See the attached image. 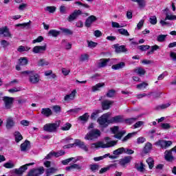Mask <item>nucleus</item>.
Instances as JSON below:
<instances>
[{
  "mask_svg": "<svg viewBox=\"0 0 176 176\" xmlns=\"http://www.w3.org/2000/svg\"><path fill=\"white\" fill-rule=\"evenodd\" d=\"M60 121H56L55 123H48L43 126V131L47 133H56L57 129L60 127Z\"/></svg>",
  "mask_w": 176,
  "mask_h": 176,
  "instance_id": "nucleus-1",
  "label": "nucleus"
},
{
  "mask_svg": "<svg viewBox=\"0 0 176 176\" xmlns=\"http://www.w3.org/2000/svg\"><path fill=\"white\" fill-rule=\"evenodd\" d=\"M118 144V141H110L107 142V144H104L102 142H98L96 143H93L91 144V148L94 149L96 148H111L112 146H115Z\"/></svg>",
  "mask_w": 176,
  "mask_h": 176,
  "instance_id": "nucleus-2",
  "label": "nucleus"
},
{
  "mask_svg": "<svg viewBox=\"0 0 176 176\" xmlns=\"http://www.w3.org/2000/svg\"><path fill=\"white\" fill-rule=\"evenodd\" d=\"M111 114L109 113H107L98 118V123L101 129H105V127H108V125L111 124L109 120H108Z\"/></svg>",
  "mask_w": 176,
  "mask_h": 176,
  "instance_id": "nucleus-3",
  "label": "nucleus"
},
{
  "mask_svg": "<svg viewBox=\"0 0 176 176\" xmlns=\"http://www.w3.org/2000/svg\"><path fill=\"white\" fill-rule=\"evenodd\" d=\"M22 74H27L29 75V81L33 85H36L39 82V75L34 71H24Z\"/></svg>",
  "mask_w": 176,
  "mask_h": 176,
  "instance_id": "nucleus-4",
  "label": "nucleus"
},
{
  "mask_svg": "<svg viewBox=\"0 0 176 176\" xmlns=\"http://www.w3.org/2000/svg\"><path fill=\"white\" fill-rule=\"evenodd\" d=\"M101 135V131L97 129H92L90 131L85 137V140H96L98 137Z\"/></svg>",
  "mask_w": 176,
  "mask_h": 176,
  "instance_id": "nucleus-5",
  "label": "nucleus"
},
{
  "mask_svg": "<svg viewBox=\"0 0 176 176\" xmlns=\"http://www.w3.org/2000/svg\"><path fill=\"white\" fill-rule=\"evenodd\" d=\"M34 164H35L34 162L26 164L19 168L14 169L13 171L16 175L21 176L23 173H25V170L28 169V166H34Z\"/></svg>",
  "mask_w": 176,
  "mask_h": 176,
  "instance_id": "nucleus-6",
  "label": "nucleus"
},
{
  "mask_svg": "<svg viewBox=\"0 0 176 176\" xmlns=\"http://www.w3.org/2000/svg\"><path fill=\"white\" fill-rule=\"evenodd\" d=\"M155 145L160 146L162 149H167L168 146H171V145H173V142L170 140L167 141L165 140H160L155 143Z\"/></svg>",
  "mask_w": 176,
  "mask_h": 176,
  "instance_id": "nucleus-7",
  "label": "nucleus"
},
{
  "mask_svg": "<svg viewBox=\"0 0 176 176\" xmlns=\"http://www.w3.org/2000/svg\"><path fill=\"white\" fill-rule=\"evenodd\" d=\"M3 101L4 102L6 109H10L12 108V105H13L14 98L9 96H4L3 97Z\"/></svg>",
  "mask_w": 176,
  "mask_h": 176,
  "instance_id": "nucleus-8",
  "label": "nucleus"
},
{
  "mask_svg": "<svg viewBox=\"0 0 176 176\" xmlns=\"http://www.w3.org/2000/svg\"><path fill=\"white\" fill-rule=\"evenodd\" d=\"M80 14H83L82 13V11L80 10H75L68 17L67 21L71 23L72 21H74V20H76Z\"/></svg>",
  "mask_w": 176,
  "mask_h": 176,
  "instance_id": "nucleus-9",
  "label": "nucleus"
},
{
  "mask_svg": "<svg viewBox=\"0 0 176 176\" xmlns=\"http://www.w3.org/2000/svg\"><path fill=\"white\" fill-rule=\"evenodd\" d=\"M46 44L43 46L36 45L33 47L32 52L34 53V54H43V53L46 52Z\"/></svg>",
  "mask_w": 176,
  "mask_h": 176,
  "instance_id": "nucleus-10",
  "label": "nucleus"
},
{
  "mask_svg": "<svg viewBox=\"0 0 176 176\" xmlns=\"http://www.w3.org/2000/svg\"><path fill=\"white\" fill-rule=\"evenodd\" d=\"M43 173H45V168H43V167H40L37 169L31 170L28 173V176H39L41 175V174H43Z\"/></svg>",
  "mask_w": 176,
  "mask_h": 176,
  "instance_id": "nucleus-11",
  "label": "nucleus"
},
{
  "mask_svg": "<svg viewBox=\"0 0 176 176\" xmlns=\"http://www.w3.org/2000/svg\"><path fill=\"white\" fill-rule=\"evenodd\" d=\"M16 125V121H14V118L12 117H9L6 120V127L7 130H11V129L14 128Z\"/></svg>",
  "mask_w": 176,
  "mask_h": 176,
  "instance_id": "nucleus-12",
  "label": "nucleus"
},
{
  "mask_svg": "<svg viewBox=\"0 0 176 176\" xmlns=\"http://www.w3.org/2000/svg\"><path fill=\"white\" fill-rule=\"evenodd\" d=\"M75 145L76 146L79 147L80 149H82V151H85V152H89V148L86 144H85V142L77 139L75 140Z\"/></svg>",
  "mask_w": 176,
  "mask_h": 176,
  "instance_id": "nucleus-13",
  "label": "nucleus"
},
{
  "mask_svg": "<svg viewBox=\"0 0 176 176\" xmlns=\"http://www.w3.org/2000/svg\"><path fill=\"white\" fill-rule=\"evenodd\" d=\"M164 159L166 162L173 163L175 160L174 156H173V151L171 150H166L164 153Z\"/></svg>",
  "mask_w": 176,
  "mask_h": 176,
  "instance_id": "nucleus-14",
  "label": "nucleus"
},
{
  "mask_svg": "<svg viewBox=\"0 0 176 176\" xmlns=\"http://www.w3.org/2000/svg\"><path fill=\"white\" fill-rule=\"evenodd\" d=\"M96 21H97V17L94 15H91L86 19L85 25L89 28L91 27V24Z\"/></svg>",
  "mask_w": 176,
  "mask_h": 176,
  "instance_id": "nucleus-15",
  "label": "nucleus"
},
{
  "mask_svg": "<svg viewBox=\"0 0 176 176\" xmlns=\"http://www.w3.org/2000/svg\"><path fill=\"white\" fill-rule=\"evenodd\" d=\"M0 35H3L6 38H12V34L6 26L0 28Z\"/></svg>",
  "mask_w": 176,
  "mask_h": 176,
  "instance_id": "nucleus-16",
  "label": "nucleus"
},
{
  "mask_svg": "<svg viewBox=\"0 0 176 176\" xmlns=\"http://www.w3.org/2000/svg\"><path fill=\"white\" fill-rule=\"evenodd\" d=\"M113 46L116 50V53H126V52H127V49L124 45H119V44H115Z\"/></svg>",
  "mask_w": 176,
  "mask_h": 176,
  "instance_id": "nucleus-17",
  "label": "nucleus"
},
{
  "mask_svg": "<svg viewBox=\"0 0 176 176\" xmlns=\"http://www.w3.org/2000/svg\"><path fill=\"white\" fill-rule=\"evenodd\" d=\"M123 116H116L109 119V123H123Z\"/></svg>",
  "mask_w": 176,
  "mask_h": 176,
  "instance_id": "nucleus-18",
  "label": "nucleus"
},
{
  "mask_svg": "<svg viewBox=\"0 0 176 176\" xmlns=\"http://www.w3.org/2000/svg\"><path fill=\"white\" fill-rule=\"evenodd\" d=\"M76 96V89H74L70 94H67L64 97L65 101H72L75 100Z\"/></svg>",
  "mask_w": 176,
  "mask_h": 176,
  "instance_id": "nucleus-19",
  "label": "nucleus"
},
{
  "mask_svg": "<svg viewBox=\"0 0 176 176\" xmlns=\"http://www.w3.org/2000/svg\"><path fill=\"white\" fill-rule=\"evenodd\" d=\"M41 115L45 116V118H49L53 115V111L50 108H43L41 109Z\"/></svg>",
  "mask_w": 176,
  "mask_h": 176,
  "instance_id": "nucleus-20",
  "label": "nucleus"
},
{
  "mask_svg": "<svg viewBox=\"0 0 176 176\" xmlns=\"http://www.w3.org/2000/svg\"><path fill=\"white\" fill-rule=\"evenodd\" d=\"M66 171H72V170H82V166L78 164H73L70 165L69 166H67L65 168Z\"/></svg>",
  "mask_w": 176,
  "mask_h": 176,
  "instance_id": "nucleus-21",
  "label": "nucleus"
},
{
  "mask_svg": "<svg viewBox=\"0 0 176 176\" xmlns=\"http://www.w3.org/2000/svg\"><path fill=\"white\" fill-rule=\"evenodd\" d=\"M30 141L25 140L24 143L21 144V152H27V151H30Z\"/></svg>",
  "mask_w": 176,
  "mask_h": 176,
  "instance_id": "nucleus-22",
  "label": "nucleus"
},
{
  "mask_svg": "<svg viewBox=\"0 0 176 176\" xmlns=\"http://www.w3.org/2000/svg\"><path fill=\"white\" fill-rule=\"evenodd\" d=\"M132 159L133 157L131 156H126L123 159L120 160V166H126V164L131 162Z\"/></svg>",
  "mask_w": 176,
  "mask_h": 176,
  "instance_id": "nucleus-23",
  "label": "nucleus"
},
{
  "mask_svg": "<svg viewBox=\"0 0 176 176\" xmlns=\"http://www.w3.org/2000/svg\"><path fill=\"white\" fill-rule=\"evenodd\" d=\"M113 104V101L111 100H104L102 102V108L104 111L107 109H109L111 108V105Z\"/></svg>",
  "mask_w": 176,
  "mask_h": 176,
  "instance_id": "nucleus-24",
  "label": "nucleus"
},
{
  "mask_svg": "<svg viewBox=\"0 0 176 176\" xmlns=\"http://www.w3.org/2000/svg\"><path fill=\"white\" fill-rule=\"evenodd\" d=\"M133 72L135 74H137V75H139V76H143V75H145L146 73V71L141 67H138L135 69H133Z\"/></svg>",
  "mask_w": 176,
  "mask_h": 176,
  "instance_id": "nucleus-25",
  "label": "nucleus"
},
{
  "mask_svg": "<svg viewBox=\"0 0 176 176\" xmlns=\"http://www.w3.org/2000/svg\"><path fill=\"white\" fill-rule=\"evenodd\" d=\"M135 168L138 170L140 173H144L145 170V164L144 163L140 162V164H135Z\"/></svg>",
  "mask_w": 176,
  "mask_h": 176,
  "instance_id": "nucleus-26",
  "label": "nucleus"
},
{
  "mask_svg": "<svg viewBox=\"0 0 176 176\" xmlns=\"http://www.w3.org/2000/svg\"><path fill=\"white\" fill-rule=\"evenodd\" d=\"M109 61H111L110 58L100 59L98 63L99 68H104V67H107Z\"/></svg>",
  "mask_w": 176,
  "mask_h": 176,
  "instance_id": "nucleus-27",
  "label": "nucleus"
},
{
  "mask_svg": "<svg viewBox=\"0 0 176 176\" xmlns=\"http://www.w3.org/2000/svg\"><path fill=\"white\" fill-rule=\"evenodd\" d=\"M171 103L162 104L160 105H157L155 107V111H162V109H167L169 107H170Z\"/></svg>",
  "mask_w": 176,
  "mask_h": 176,
  "instance_id": "nucleus-28",
  "label": "nucleus"
},
{
  "mask_svg": "<svg viewBox=\"0 0 176 176\" xmlns=\"http://www.w3.org/2000/svg\"><path fill=\"white\" fill-rule=\"evenodd\" d=\"M124 67H126V63H124V62H121L116 65H112L111 68L112 69H115L116 71L118 69H122V68H124Z\"/></svg>",
  "mask_w": 176,
  "mask_h": 176,
  "instance_id": "nucleus-29",
  "label": "nucleus"
},
{
  "mask_svg": "<svg viewBox=\"0 0 176 176\" xmlns=\"http://www.w3.org/2000/svg\"><path fill=\"white\" fill-rule=\"evenodd\" d=\"M131 1H132V2H137L140 9L144 8V7L146 6V2L145 1V0H131Z\"/></svg>",
  "mask_w": 176,
  "mask_h": 176,
  "instance_id": "nucleus-30",
  "label": "nucleus"
},
{
  "mask_svg": "<svg viewBox=\"0 0 176 176\" xmlns=\"http://www.w3.org/2000/svg\"><path fill=\"white\" fill-rule=\"evenodd\" d=\"M146 162L148 165V168H150V170H152L155 166V160H153V158L148 157Z\"/></svg>",
  "mask_w": 176,
  "mask_h": 176,
  "instance_id": "nucleus-31",
  "label": "nucleus"
},
{
  "mask_svg": "<svg viewBox=\"0 0 176 176\" xmlns=\"http://www.w3.org/2000/svg\"><path fill=\"white\" fill-rule=\"evenodd\" d=\"M14 135L16 142H20V141L23 140V135H21V133L19 131H16L14 133Z\"/></svg>",
  "mask_w": 176,
  "mask_h": 176,
  "instance_id": "nucleus-32",
  "label": "nucleus"
},
{
  "mask_svg": "<svg viewBox=\"0 0 176 176\" xmlns=\"http://www.w3.org/2000/svg\"><path fill=\"white\" fill-rule=\"evenodd\" d=\"M48 34L51 35V36H54V38H57V36L61 34V32L56 30H51L49 31Z\"/></svg>",
  "mask_w": 176,
  "mask_h": 176,
  "instance_id": "nucleus-33",
  "label": "nucleus"
},
{
  "mask_svg": "<svg viewBox=\"0 0 176 176\" xmlns=\"http://www.w3.org/2000/svg\"><path fill=\"white\" fill-rule=\"evenodd\" d=\"M105 86V83L102 82V83H98L95 86L92 87V91H98L100 90V88L104 87Z\"/></svg>",
  "mask_w": 176,
  "mask_h": 176,
  "instance_id": "nucleus-34",
  "label": "nucleus"
},
{
  "mask_svg": "<svg viewBox=\"0 0 176 176\" xmlns=\"http://www.w3.org/2000/svg\"><path fill=\"white\" fill-rule=\"evenodd\" d=\"M60 30L65 35H74V31L68 28H60Z\"/></svg>",
  "mask_w": 176,
  "mask_h": 176,
  "instance_id": "nucleus-35",
  "label": "nucleus"
},
{
  "mask_svg": "<svg viewBox=\"0 0 176 176\" xmlns=\"http://www.w3.org/2000/svg\"><path fill=\"white\" fill-rule=\"evenodd\" d=\"M89 118H90L89 113H85L84 115H82L78 118V120H80L81 122H87V120H89Z\"/></svg>",
  "mask_w": 176,
  "mask_h": 176,
  "instance_id": "nucleus-36",
  "label": "nucleus"
},
{
  "mask_svg": "<svg viewBox=\"0 0 176 176\" xmlns=\"http://www.w3.org/2000/svg\"><path fill=\"white\" fill-rule=\"evenodd\" d=\"M152 149V144L151 143H147L144 149H143V153L146 154V153H149V152H151V150Z\"/></svg>",
  "mask_w": 176,
  "mask_h": 176,
  "instance_id": "nucleus-37",
  "label": "nucleus"
},
{
  "mask_svg": "<svg viewBox=\"0 0 176 176\" xmlns=\"http://www.w3.org/2000/svg\"><path fill=\"white\" fill-rule=\"evenodd\" d=\"M19 65H27L28 64V59L27 57H21L19 60Z\"/></svg>",
  "mask_w": 176,
  "mask_h": 176,
  "instance_id": "nucleus-38",
  "label": "nucleus"
},
{
  "mask_svg": "<svg viewBox=\"0 0 176 176\" xmlns=\"http://www.w3.org/2000/svg\"><path fill=\"white\" fill-rule=\"evenodd\" d=\"M124 147L119 148L113 152V155H114V156H119V155H122V153H124Z\"/></svg>",
  "mask_w": 176,
  "mask_h": 176,
  "instance_id": "nucleus-39",
  "label": "nucleus"
},
{
  "mask_svg": "<svg viewBox=\"0 0 176 176\" xmlns=\"http://www.w3.org/2000/svg\"><path fill=\"white\" fill-rule=\"evenodd\" d=\"M3 166L5 167V168H13L14 167V163H13V161L10 160L8 162L3 164Z\"/></svg>",
  "mask_w": 176,
  "mask_h": 176,
  "instance_id": "nucleus-40",
  "label": "nucleus"
},
{
  "mask_svg": "<svg viewBox=\"0 0 176 176\" xmlns=\"http://www.w3.org/2000/svg\"><path fill=\"white\" fill-rule=\"evenodd\" d=\"M118 32L121 35H124V36H130V33H129V31H127V30L126 29H124V28L118 29Z\"/></svg>",
  "mask_w": 176,
  "mask_h": 176,
  "instance_id": "nucleus-41",
  "label": "nucleus"
},
{
  "mask_svg": "<svg viewBox=\"0 0 176 176\" xmlns=\"http://www.w3.org/2000/svg\"><path fill=\"white\" fill-rule=\"evenodd\" d=\"M126 134V131H121L117 133H116L113 137L114 138H117L118 140H122V138Z\"/></svg>",
  "mask_w": 176,
  "mask_h": 176,
  "instance_id": "nucleus-42",
  "label": "nucleus"
},
{
  "mask_svg": "<svg viewBox=\"0 0 176 176\" xmlns=\"http://www.w3.org/2000/svg\"><path fill=\"white\" fill-rule=\"evenodd\" d=\"M57 170L58 169L56 168H50L45 171L46 176H50L52 174H54Z\"/></svg>",
  "mask_w": 176,
  "mask_h": 176,
  "instance_id": "nucleus-43",
  "label": "nucleus"
},
{
  "mask_svg": "<svg viewBox=\"0 0 176 176\" xmlns=\"http://www.w3.org/2000/svg\"><path fill=\"white\" fill-rule=\"evenodd\" d=\"M137 134V132L130 133L122 139V142H126L128 140H130L132 137H134Z\"/></svg>",
  "mask_w": 176,
  "mask_h": 176,
  "instance_id": "nucleus-44",
  "label": "nucleus"
},
{
  "mask_svg": "<svg viewBox=\"0 0 176 176\" xmlns=\"http://www.w3.org/2000/svg\"><path fill=\"white\" fill-rule=\"evenodd\" d=\"M137 134V132L130 133L122 139V142H126L128 140H130L132 137H134Z\"/></svg>",
  "mask_w": 176,
  "mask_h": 176,
  "instance_id": "nucleus-45",
  "label": "nucleus"
},
{
  "mask_svg": "<svg viewBox=\"0 0 176 176\" xmlns=\"http://www.w3.org/2000/svg\"><path fill=\"white\" fill-rule=\"evenodd\" d=\"M137 134V132L130 133L122 139V142H126L128 140H130L132 137H134Z\"/></svg>",
  "mask_w": 176,
  "mask_h": 176,
  "instance_id": "nucleus-46",
  "label": "nucleus"
},
{
  "mask_svg": "<svg viewBox=\"0 0 176 176\" xmlns=\"http://www.w3.org/2000/svg\"><path fill=\"white\" fill-rule=\"evenodd\" d=\"M149 23H151L152 25H156V24H157V18L156 16H150Z\"/></svg>",
  "mask_w": 176,
  "mask_h": 176,
  "instance_id": "nucleus-47",
  "label": "nucleus"
},
{
  "mask_svg": "<svg viewBox=\"0 0 176 176\" xmlns=\"http://www.w3.org/2000/svg\"><path fill=\"white\" fill-rule=\"evenodd\" d=\"M89 54H81V56H80V61H81L82 63H83L84 61H89Z\"/></svg>",
  "mask_w": 176,
  "mask_h": 176,
  "instance_id": "nucleus-48",
  "label": "nucleus"
},
{
  "mask_svg": "<svg viewBox=\"0 0 176 176\" xmlns=\"http://www.w3.org/2000/svg\"><path fill=\"white\" fill-rule=\"evenodd\" d=\"M167 38V34H160L157 37V42H164Z\"/></svg>",
  "mask_w": 176,
  "mask_h": 176,
  "instance_id": "nucleus-49",
  "label": "nucleus"
},
{
  "mask_svg": "<svg viewBox=\"0 0 176 176\" xmlns=\"http://www.w3.org/2000/svg\"><path fill=\"white\" fill-rule=\"evenodd\" d=\"M148 83L146 82H143L138 85H136L137 89H138L139 90H142L146 88V86H148Z\"/></svg>",
  "mask_w": 176,
  "mask_h": 176,
  "instance_id": "nucleus-50",
  "label": "nucleus"
},
{
  "mask_svg": "<svg viewBox=\"0 0 176 176\" xmlns=\"http://www.w3.org/2000/svg\"><path fill=\"white\" fill-rule=\"evenodd\" d=\"M31 49V47H24L23 45H21L18 47L17 50L18 52H19V53H21L23 52H28V50H30Z\"/></svg>",
  "mask_w": 176,
  "mask_h": 176,
  "instance_id": "nucleus-51",
  "label": "nucleus"
},
{
  "mask_svg": "<svg viewBox=\"0 0 176 176\" xmlns=\"http://www.w3.org/2000/svg\"><path fill=\"white\" fill-rule=\"evenodd\" d=\"M56 8L55 6H47L45 9V12H49V13H54L56 12Z\"/></svg>",
  "mask_w": 176,
  "mask_h": 176,
  "instance_id": "nucleus-52",
  "label": "nucleus"
},
{
  "mask_svg": "<svg viewBox=\"0 0 176 176\" xmlns=\"http://www.w3.org/2000/svg\"><path fill=\"white\" fill-rule=\"evenodd\" d=\"M31 24V21H30L28 23H19L16 24L15 25V27H23V28H25V27H27L28 28H29L30 25Z\"/></svg>",
  "mask_w": 176,
  "mask_h": 176,
  "instance_id": "nucleus-53",
  "label": "nucleus"
},
{
  "mask_svg": "<svg viewBox=\"0 0 176 176\" xmlns=\"http://www.w3.org/2000/svg\"><path fill=\"white\" fill-rule=\"evenodd\" d=\"M113 166H116V164H111L110 166H107V167H105V168H102L100 170V174H104V173H107V171H109V170L111 168V167H112Z\"/></svg>",
  "mask_w": 176,
  "mask_h": 176,
  "instance_id": "nucleus-54",
  "label": "nucleus"
},
{
  "mask_svg": "<svg viewBox=\"0 0 176 176\" xmlns=\"http://www.w3.org/2000/svg\"><path fill=\"white\" fill-rule=\"evenodd\" d=\"M116 93V91L115 89H110L107 93L106 96L107 97H109V98H112L115 96V94Z\"/></svg>",
  "mask_w": 176,
  "mask_h": 176,
  "instance_id": "nucleus-55",
  "label": "nucleus"
},
{
  "mask_svg": "<svg viewBox=\"0 0 176 176\" xmlns=\"http://www.w3.org/2000/svg\"><path fill=\"white\" fill-rule=\"evenodd\" d=\"M89 167H90L91 171L96 172V171H97V170H98L100 168V165H98L97 164H91L89 166Z\"/></svg>",
  "mask_w": 176,
  "mask_h": 176,
  "instance_id": "nucleus-56",
  "label": "nucleus"
},
{
  "mask_svg": "<svg viewBox=\"0 0 176 176\" xmlns=\"http://www.w3.org/2000/svg\"><path fill=\"white\" fill-rule=\"evenodd\" d=\"M138 49L141 50V52H145L146 50H149V49H151V46H149V45H139L138 47Z\"/></svg>",
  "mask_w": 176,
  "mask_h": 176,
  "instance_id": "nucleus-57",
  "label": "nucleus"
},
{
  "mask_svg": "<svg viewBox=\"0 0 176 176\" xmlns=\"http://www.w3.org/2000/svg\"><path fill=\"white\" fill-rule=\"evenodd\" d=\"M138 119V118H129L125 120V123H126V124H133V123H134V122H135Z\"/></svg>",
  "mask_w": 176,
  "mask_h": 176,
  "instance_id": "nucleus-58",
  "label": "nucleus"
},
{
  "mask_svg": "<svg viewBox=\"0 0 176 176\" xmlns=\"http://www.w3.org/2000/svg\"><path fill=\"white\" fill-rule=\"evenodd\" d=\"M71 127H72V125L67 122L63 126H62L60 129H62L63 131H68Z\"/></svg>",
  "mask_w": 176,
  "mask_h": 176,
  "instance_id": "nucleus-59",
  "label": "nucleus"
},
{
  "mask_svg": "<svg viewBox=\"0 0 176 176\" xmlns=\"http://www.w3.org/2000/svg\"><path fill=\"white\" fill-rule=\"evenodd\" d=\"M38 65L39 67H43L44 65H49V62L46 61L45 59H41L38 63Z\"/></svg>",
  "mask_w": 176,
  "mask_h": 176,
  "instance_id": "nucleus-60",
  "label": "nucleus"
},
{
  "mask_svg": "<svg viewBox=\"0 0 176 176\" xmlns=\"http://www.w3.org/2000/svg\"><path fill=\"white\" fill-rule=\"evenodd\" d=\"M65 155V151L64 150H60L58 152H54V157H60V156H63Z\"/></svg>",
  "mask_w": 176,
  "mask_h": 176,
  "instance_id": "nucleus-61",
  "label": "nucleus"
},
{
  "mask_svg": "<svg viewBox=\"0 0 176 176\" xmlns=\"http://www.w3.org/2000/svg\"><path fill=\"white\" fill-rule=\"evenodd\" d=\"M52 109L55 113H60L61 112V107L58 105H54L52 107Z\"/></svg>",
  "mask_w": 176,
  "mask_h": 176,
  "instance_id": "nucleus-62",
  "label": "nucleus"
},
{
  "mask_svg": "<svg viewBox=\"0 0 176 176\" xmlns=\"http://www.w3.org/2000/svg\"><path fill=\"white\" fill-rule=\"evenodd\" d=\"M88 43V47H90V49H93L94 47H96L98 43L94 42V41H87Z\"/></svg>",
  "mask_w": 176,
  "mask_h": 176,
  "instance_id": "nucleus-63",
  "label": "nucleus"
},
{
  "mask_svg": "<svg viewBox=\"0 0 176 176\" xmlns=\"http://www.w3.org/2000/svg\"><path fill=\"white\" fill-rule=\"evenodd\" d=\"M166 20H176V16L175 15H171V14H166V16L165 18V21Z\"/></svg>",
  "mask_w": 176,
  "mask_h": 176,
  "instance_id": "nucleus-64",
  "label": "nucleus"
}]
</instances>
